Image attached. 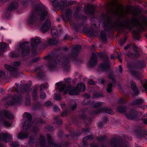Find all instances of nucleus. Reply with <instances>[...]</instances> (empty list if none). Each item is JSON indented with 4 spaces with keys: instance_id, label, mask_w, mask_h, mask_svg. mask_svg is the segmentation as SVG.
<instances>
[{
    "instance_id": "50",
    "label": "nucleus",
    "mask_w": 147,
    "mask_h": 147,
    "mask_svg": "<svg viewBox=\"0 0 147 147\" xmlns=\"http://www.w3.org/2000/svg\"><path fill=\"white\" fill-rule=\"evenodd\" d=\"M46 96V94L42 92H40V98L41 99H44Z\"/></svg>"
},
{
    "instance_id": "48",
    "label": "nucleus",
    "mask_w": 147,
    "mask_h": 147,
    "mask_svg": "<svg viewBox=\"0 0 147 147\" xmlns=\"http://www.w3.org/2000/svg\"><path fill=\"white\" fill-rule=\"evenodd\" d=\"M89 101V99H84L82 102V104L84 106L87 105L88 104Z\"/></svg>"
},
{
    "instance_id": "62",
    "label": "nucleus",
    "mask_w": 147,
    "mask_h": 147,
    "mask_svg": "<svg viewBox=\"0 0 147 147\" xmlns=\"http://www.w3.org/2000/svg\"><path fill=\"white\" fill-rule=\"evenodd\" d=\"M62 120L61 119H59L56 121L57 124L58 125H59L62 123Z\"/></svg>"
},
{
    "instance_id": "13",
    "label": "nucleus",
    "mask_w": 147,
    "mask_h": 147,
    "mask_svg": "<svg viewBox=\"0 0 147 147\" xmlns=\"http://www.w3.org/2000/svg\"><path fill=\"white\" fill-rule=\"evenodd\" d=\"M103 63L101 64L100 67L103 70L108 69L110 66V63L108 61V57L106 55L103 58Z\"/></svg>"
},
{
    "instance_id": "27",
    "label": "nucleus",
    "mask_w": 147,
    "mask_h": 147,
    "mask_svg": "<svg viewBox=\"0 0 147 147\" xmlns=\"http://www.w3.org/2000/svg\"><path fill=\"white\" fill-rule=\"evenodd\" d=\"M76 88L78 92H83L86 90L85 86L84 84L83 83L78 84Z\"/></svg>"
},
{
    "instance_id": "6",
    "label": "nucleus",
    "mask_w": 147,
    "mask_h": 147,
    "mask_svg": "<svg viewBox=\"0 0 147 147\" xmlns=\"http://www.w3.org/2000/svg\"><path fill=\"white\" fill-rule=\"evenodd\" d=\"M137 66L140 69L144 68L146 66V63L144 61H138L136 65L134 64H129L128 65L129 71L133 75L136 77L138 80H140L142 78V76L136 71Z\"/></svg>"
},
{
    "instance_id": "22",
    "label": "nucleus",
    "mask_w": 147,
    "mask_h": 147,
    "mask_svg": "<svg viewBox=\"0 0 147 147\" xmlns=\"http://www.w3.org/2000/svg\"><path fill=\"white\" fill-rule=\"evenodd\" d=\"M11 139V137L9 134H3V133L0 134V140H2L6 142L9 141Z\"/></svg>"
},
{
    "instance_id": "16",
    "label": "nucleus",
    "mask_w": 147,
    "mask_h": 147,
    "mask_svg": "<svg viewBox=\"0 0 147 147\" xmlns=\"http://www.w3.org/2000/svg\"><path fill=\"white\" fill-rule=\"evenodd\" d=\"M84 9L86 14L90 16H94L95 12V7L94 5H88Z\"/></svg>"
},
{
    "instance_id": "1",
    "label": "nucleus",
    "mask_w": 147,
    "mask_h": 147,
    "mask_svg": "<svg viewBox=\"0 0 147 147\" xmlns=\"http://www.w3.org/2000/svg\"><path fill=\"white\" fill-rule=\"evenodd\" d=\"M117 26L123 29L131 30L134 26L136 27L137 30H134L133 33L134 35V39L139 40L140 38L139 35L141 31H144V28L147 27V18L143 16L139 18L136 17L133 18L131 20L128 19H124L123 20H118L117 23Z\"/></svg>"
},
{
    "instance_id": "2",
    "label": "nucleus",
    "mask_w": 147,
    "mask_h": 147,
    "mask_svg": "<svg viewBox=\"0 0 147 147\" xmlns=\"http://www.w3.org/2000/svg\"><path fill=\"white\" fill-rule=\"evenodd\" d=\"M37 15L41 21L45 20L49 16L46 7L42 4L36 5L32 9L28 18V23L30 24L35 23L38 20Z\"/></svg>"
},
{
    "instance_id": "9",
    "label": "nucleus",
    "mask_w": 147,
    "mask_h": 147,
    "mask_svg": "<svg viewBox=\"0 0 147 147\" xmlns=\"http://www.w3.org/2000/svg\"><path fill=\"white\" fill-rule=\"evenodd\" d=\"M139 112L134 109L129 110L128 113H125V115L128 119L131 120H138L139 118L138 114Z\"/></svg>"
},
{
    "instance_id": "52",
    "label": "nucleus",
    "mask_w": 147,
    "mask_h": 147,
    "mask_svg": "<svg viewBox=\"0 0 147 147\" xmlns=\"http://www.w3.org/2000/svg\"><path fill=\"white\" fill-rule=\"evenodd\" d=\"M52 103L50 101H47L45 102V106L46 107H48L52 105Z\"/></svg>"
},
{
    "instance_id": "11",
    "label": "nucleus",
    "mask_w": 147,
    "mask_h": 147,
    "mask_svg": "<svg viewBox=\"0 0 147 147\" xmlns=\"http://www.w3.org/2000/svg\"><path fill=\"white\" fill-rule=\"evenodd\" d=\"M78 92L76 88L71 87L70 85H68L64 91V94H65L68 93L69 95H77Z\"/></svg>"
},
{
    "instance_id": "17",
    "label": "nucleus",
    "mask_w": 147,
    "mask_h": 147,
    "mask_svg": "<svg viewBox=\"0 0 147 147\" xmlns=\"http://www.w3.org/2000/svg\"><path fill=\"white\" fill-rule=\"evenodd\" d=\"M5 67L7 70L10 72L11 75L16 77L18 75V70L16 67H11L7 65H5Z\"/></svg>"
},
{
    "instance_id": "64",
    "label": "nucleus",
    "mask_w": 147,
    "mask_h": 147,
    "mask_svg": "<svg viewBox=\"0 0 147 147\" xmlns=\"http://www.w3.org/2000/svg\"><path fill=\"white\" fill-rule=\"evenodd\" d=\"M67 113L66 111H64L63 112H62L61 114V115L62 117L65 116L67 115Z\"/></svg>"
},
{
    "instance_id": "15",
    "label": "nucleus",
    "mask_w": 147,
    "mask_h": 147,
    "mask_svg": "<svg viewBox=\"0 0 147 147\" xmlns=\"http://www.w3.org/2000/svg\"><path fill=\"white\" fill-rule=\"evenodd\" d=\"M136 136L140 139L144 138L147 140V131L141 128L138 129L137 131Z\"/></svg>"
},
{
    "instance_id": "20",
    "label": "nucleus",
    "mask_w": 147,
    "mask_h": 147,
    "mask_svg": "<svg viewBox=\"0 0 147 147\" xmlns=\"http://www.w3.org/2000/svg\"><path fill=\"white\" fill-rule=\"evenodd\" d=\"M72 11L70 9H67L65 14L61 15L63 19L69 20L71 19L72 16Z\"/></svg>"
},
{
    "instance_id": "34",
    "label": "nucleus",
    "mask_w": 147,
    "mask_h": 147,
    "mask_svg": "<svg viewBox=\"0 0 147 147\" xmlns=\"http://www.w3.org/2000/svg\"><path fill=\"white\" fill-rule=\"evenodd\" d=\"M7 47L6 43L3 42L0 43V50L4 52L6 50Z\"/></svg>"
},
{
    "instance_id": "24",
    "label": "nucleus",
    "mask_w": 147,
    "mask_h": 147,
    "mask_svg": "<svg viewBox=\"0 0 147 147\" xmlns=\"http://www.w3.org/2000/svg\"><path fill=\"white\" fill-rule=\"evenodd\" d=\"M19 5V4L18 0H15L11 2L9 5L8 9L9 11H11L13 9H16L17 8Z\"/></svg>"
},
{
    "instance_id": "30",
    "label": "nucleus",
    "mask_w": 147,
    "mask_h": 147,
    "mask_svg": "<svg viewBox=\"0 0 147 147\" xmlns=\"http://www.w3.org/2000/svg\"><path fill=\"white\" fill-rule=\"evenodd\" d=\"M47 43L49 45H52L56 44L58 42V41L55 39L48 38L47 40Z\"/></svg>"
},
{
    "instance_id": "40",
    "label": "nucleus",
    "mask_w": 147,
    "mask_h": 147,
    "mask_svg": "<svg viewBox=\"0 0 147 147\" xmlns=\"http://www.w3.org/2000/svg\"><path fill=\"white\" fill-rule=\"evenodd\" d=\"M143 102V100L142 99L136 100L132 102L133 105H138L142 104Z\"/></svg>"
},
{
    "instance_id": "55",
    "label": "nucleus",
    "mask_w": 147,
    "mask_h": 147,
    "mask_svg": "<svg viewBox=\"0 0 147 147\" xmlns=\"http://www.w3.org/2000/svg\"><path fill=\"white\" fill-rule=\"evenodd\" d=\"M126 40V38H125L123 40H121L119 42V43L120 45H123V44L125 43Z\"/></svg>"
},
{
    "instance_id": "35",
    "label": "nucleus",
    "mask_w": 147,
    "mask_h": 147,
    "mask_svg": "<svg viewBox=\"0 0 147 147\" xmlns=\"http://www.w3.org/2000/svg\"><path fill=\"white\" fill-rule=\"evenodd\" d=\"M141 83L142 84L143 87L145 89V90L142 89V91L143 92L144 91H145L146 93H147V80L145 81L141 80Z\"/></svg>"
},
{
    "instance_id": "25",
    "label": "nucleus",
    "mask_w": 147,
    "mask_h": 147,
    "mask_svg": "<svg viewBox=\"0 0 147 147\" xmlns=\"http://www.w3.org/2000/svg\"><path fill=\"white\" fill-rule=\"evenodd\" d=\"M51 1L53 6L54 7H59L62 10L63 9V5H61V3L59 4L58 0H51Z\"/></svg>"
},
{
    "instance_id": "12",
    "label": "nucleus",
    "mask_w": 147,
    "mask_h": 147,
    "mask_svg": "<svg viewBox=\"0 0 147 147\" xmlns=\"http://www.w3.org/2000/svg\"><path fill=\"white\" fill-rule=\"evenodd\" d=\"M24 115L26 116L28 120L25 121L23 125V129L24 130H26L30 127V123L32 120V117L31 115L28 113L25 112Z\"/></svg>"
},
{
    "instance_id": "56",
    "label": "nucleus",
    "mask_w": 147,
    "mask_h": 147,
    "mask_svg": "<svg viewBox=\"0 0 147 147\" xmlns=\"http://www.w3.org/2000/svg\"><path fill=\"white\" fill-rule=\"evenodd\" d=\"M54 98L55 100H60L61 99V96L58 95H55Z\"/></svg>"
},
{
    "instance_id": "51",
    "label": "nucleus",
    "mask_w": 147,
    "mask_h": 147,
    "mask_svg": "<svg viewBox=\"0 0 147 147\" xmlns=\"http://www.w3.org/2000/svg\"><path fill=\"white\" fill-rule=\"evenodd\" d=\"M133 56L131 57L132 58H135L139 57V53L137 51H134L133 54Z\"/></svg>"
},
{
    "instance_id": "45",
    "label": "nucleus",
    "mask_w": 147,
    "mask_h": 147,
    "mask_svg": "<svg viewBox=\"0 0 147 147\" xmlns=\"http://www.w3.org/2000/svg\"><path fill=\"white\" fill-rule=\"evenodd\" d=\"M48 84L45 83L41 85L40 86V92H42V91L44 90L46 88H47Z\"/></svg>"
},
{
    "instance_id": "44",
    "label": "nucleus",
    "mask_w": 147,
    "mask_h": 147,
    "mask_svg": "<svg viewBox=\"0 0 147 147\" xmlns=\"http://www.w3.org/2000/svg\"><path fill=\"white\" fill-rule=\"evenodd\" d=\"M101 38L102 40L103 41H105L106 40V34L105 33H103L102 32L100 35Z\"/></svg>"
},
{
    "instance_id": "31",
    "label": "nucleus",
    "mask_w": 147,
    "mask_h": 147,
    "mask_svg": "<svg viewBox=\"0 0 147 147\" xmlns=\"http://www.w3.org/2000/svg\"><path fill=\"white\" fill-rule=\"evenodd\" d=\"M74 2L73 1H69V2L67 3L66 1L64 0H61V5H63V8L65 7H67L69 5H71L74 3Z\"/></svg>"
},
{
    "instance_id": "4",
    "label": "nucleus",
    "mask_w": 147,
    "mask_h": 147,
    "mask_svg": "<svg viewBox=\"0 0 147 147\" xmlns=\"http://www.w3.org/2000/svg\"><path fill=\"white\" fill-rule=\"evenodd\" d=\"M45 60H49V62L47 64V66L51 69L54 68L56 64H59L63 65L64 69L67 71L69 68V65L68 64L69 59L67 57L62 58L60 56H51L50 57L45 56L43 57Z\"/></svg>"
},
{
    "instance_id": "49",
    "label": "nucleus",
    "mask_w": 147,
    "mask_h": 147,
    "mask_svg": "<svg viewBox=\"0 0 147 147\" xmlns=\"http://www.w3.org/2000/svg\"><path fill=\"white\" fill-rule=\"evenodd\" d=\"M18 55L14 53H10V56L11 57L15 58L17 57Z\"/></svg>"
},
{
    "instance_id": "28",
    "label": "nucleus",
    "mask_w": 147,
    "mask_h": 147,
    "mask_svg": "<svg viewBox=\"0 0 147 147\" xmlns=\"http://www.w3.org/2000/svg\"><path fill=\"white\" fill-rule=\"evenodd\" d=\"M40 42V41L38 39L32 38L31 39V45L33 48L36 47L37 45Z\"/></svg>"
},
{
    "instance_id": "53",
    "label": "nucleus",
    "mask_w": 147,
    "mask_h": 147,
    "mask_svg": "<svg viewBox=\"0 0 147 147\" xmlns=\"http://www.w3.org/2000/svg\"><path fill=\"white\" fill-rule=\"evenodd\" d=\"M74 9L75 12V13L76 14H77L78 13L80 9V7L78 6H77Z\"/></svg>"
},
{
    "instance_id": "33",
    "label": "nucleus",
    "mask_w": 147,
    "mask_h": 147,
    "mask_svg": "<svg viewBox=\"0 0 147 147\" xmlns=\"http://www.w3.org/2000/svg\"><path fill=\"white\" fill-rule=\"evenodd\" d=\"M56 86H58V87L59 88V91L60 92L63 91L66 87V85L65 84H62L61 82L57 83Z\"/></svg>"
},
{
    "instance_id": "59",
    "label": "nucleus",
    "mask_w": 147,
    "mask_h": 147,
    "mask_svg": "<svg viewBox=\"0 0 147 147\" xmlns=\"http://www.w3.org/2000/svg\"><path fill=\"white\" fill-rule=\"evenodd\" d=\"M106 138V136L104 135L98 138V140L99 141L103 140Z\"/></svg>"
},
{
    "instance_id": "61",
    "label": "nucleus",
    "mask_w": 147,
    "mask_h": 147,
    "mask_svg": "<svg viewBox=\"0 0 147 147\" xmlns=\"http://www.w3.org/2000/svg\"><path fill=\"white\" fill-rule=\"evenodd\" d=\"M122 68L121 65L119 66V68L117 71L118 73H122Z\"/></svg>"
},
{
    "instance_id": "14",
    "label": "nucleus",
    "mask_w": 147,
    "mask_h": 147,
    "mask_svg": "<svg viewBox=\"0 0 147 147\" xmlns=\"http://www.w3.org/2000/svg\"><path fill=\"white\" fill-rule=\"evenodd\" d=\"M104 112L110 114H113V112L111 109L107 107H102L100 109H96L94 111L93 113L94 114H97Z\"/></svg>"
},
{
    "instance_id": "29",
    "label": "nucleus",
    "mask_w": 147,
    "mask_h": 147,
    "mask_svg": "<svg viewBox=\"0 0 147 147\" xmlns=\"http://www.w3.org/2000/svg\"><path fill=\"white\" fill-rule=\"evenodd\" d=\"M28 134L24 132H21L18 134V138L19 139H24L28 137Z\"/></svg>"
},
{
    "instance_id": "3",
    "label": "nucleus",
    "mask_w": 147,
    "mask_h": 147,
    "mask_svg": "<svg viewBox=\"0 0 147 147\" xmlns=\"http://www.w3.org/2000/svg\"><path fill=\"white\" fill-rule=\"evenodd\" d=\"M130 12L131 9L129 8L125 11L122 8L111 9L108 10L106 14H103L102 18L105 25L108 27L111 26L113 21L112 15L124 18L125 17V14H129Z\"/></svg>"
},
{
    "instance_id": "54",
    "label": "nucleus",
    "mask_w": 147,
    "mask_h": 147,
    "mask_svg": "<svg viewBox=\"0 0 147 147\" xmlns=\"http://www.w3.org/2000/svg\"><path fill=\"white\" fill-rule=\"evenodd\" d=\"M28 98L26 99V101L25 104L26 106H29L30 105V100L29 98V96H28Z\"/></svg>"
},
{
    "instance_id": "10",
    "label": "nucleus",
    "mask_w": 147,
    "mask_h": 147,
    "mask_svg": "<svg viewBox=\"0 0 147 147\" xmlns=\"http://www.w3.org/2000/svg\"><path fill=\"white\" fill-rule=\"evenodd\" d=\"M109 147H129V145L127 144L124 145L119 143L115 138H113L108 143Z\"/></svg>"
},
{
    "instance_id": "26",
    "label": "nucleus",
    "mask_w": 147,
    "mask_h": 147,
    "mask_svg": "<svg viewBox=\"0 0 147 147\" xmlns=\"http://www.w3.org/2000/svg\"><path fill=\"white\" fill-rule=\"evenodd\" d=\"M47 139L49 147H56V145L53 142L52 138L49 134L47 135Z\"/></svg>"
},
{
    "instance_id": "37",
    "label": "nucleus",
    "mask_w": 147,
    "mask_h": 147,
    "mask_svg": "<svg viewBox=\"0 0 147 147\" xmlns=\"http://www.w3.org/2000/svg\"><path fill=\"white\" fill-rule=\"evenodd\" d=\"M91 104L93 108H97L101 107L102 106L103 102H98L97 103L92 102Z\"/></svg>"
},
{
    "instance_id": "5",
    "label": "nucleus",
    "mask_w": 147,
    "mask_h": 147,
    "mask_svg": "<svg viewBox=\"0 0 147 147\" xmlns=\"http://www.w3.org/2000/svg\"><path fill=\"white\" fill-rule=\"evenodd\" d=\"M15 91L16 94L12 96L8 97L7 99L9 100L7 103L9 105H14L16 103H20L22 100L21 93L26 92L28 91L29 87L28 84L25 85L22 88H19V85L16 84Z\"/></svg>"
},
{
    "instance_id": "41",
    "label": "nucleus",
    "mask_w": 147,
    "mask_h": 147,
    "mask_svg": "<svg viewBox=\"0 0 147 147\" xmlns=\"http://www.w3.org/2000/svg\"><path fill=\"white\" fill-rule=\"evenodd\" d=\"M37 90V88L36 87H35L34 88L32 93V97L35 100L37 98V94L36 93Z\"/></svg>"
},
{
    "instance_id": "8",
    "label": "nucleus",
    "mask_w": 147,
    "mask_h": 147,
    "mask_svg": "<svg viewBox=\"0 0 147 147\" xmlns=\"http://www.w3.org/2000/svg\"><path fill=\"white\" fill-rule=\"evenodd\" d=\"M19 51L21 52L22 55L24 57L30 53V49L28 42H24L20 45Z\"/></svg>"
},
{
    "instance_id": "32",
    "label": "nucleus",
    "mask_w": 147,
    "mask_h": 147,
    "mask_svg": "<svg viewBox=\"0 0 147 147\" xmlns=\"http://www.w3.org/2000/svg\"><path fill=\"white\" fill-rule=\"evenodd\" d=\"M51 31L52 36L54 38H57L58 36V32L55 27L51 28Z\"/></svg>"
},
{
    "instance_id": "18",
    "label": "nucleus",
    "mask_w": 147,
    "mask_h": 147,
    "mask_svg": "<svg viewBox=\"0 0 147 147\" xmlns=\"http://www.w3.org/2000/svg\"><path fill=\"white\" fill-rule=\"evenodd\" d=\"M50 26L51 23L50 20H47L40 28V30L43 33L49 30Z\"/></svg>"
},
{
    "instance_id": "21",
    "label": "nucleus",
    "mask_w": 147,
    "mask_h": 147,
    "mask_svg": "<svg viewBox=\"0 0 147 147\" xmlns=\"http://www.w3.org/2000/svg\"><path fill=\"white\" fill-rule=\"evenodd\" d=\"M131 90L133 91L135 96H137L139 93V90L136 86V83L133 81H131L130 84Z\"/></svg>"
},
{
    "instance_id": "47",
    "label": "nucleus",
    "mask_w": 147,
    "mask_h": 147,
    "mask_svg": "<svg viewBox=\"0 0 147 147\" xmlns=\"http://www.w3.org/2000/svg\"><path fill=\"white\" fill-rule=\"evenodd\" d=\"M140 14V12L138 10H137L136 9H134L132 11V14L133 15L135 16H137L139 15Z\"/></svg>"
},
{
    "instance_id": "58",
    "label": "nucleus",
    "mask_w": 147,
    "mask_h": 147,
    "mask_svg": "<svg viewBox=\"0 0 147 147\" xmlns=\"http://www.w3.org/2000/svg\"><path fill=\"white\" fill-rule=\"evenodd\" d=\"M40 60V58L39 57H37L34 58L32 60V62H36Z\"/></svg>"
},
{
    "instance_id": "39",
    "label": "nucleus",
    "mask_w": 147,
    "mask_h": 147,
    "mask_svg": "<svg viewBox=\"0 0 147 147\" xmlns=\"http://www.w3.org/2000/svg\"><path fill=\"white\" fill-rule=\"evenodd\" d=\"M126 109V108L125 107L119 106L116 109V110L118 111L121 113L125 112Z\"/></svg>"
},
{
    "instance_id": "46",
    "label": "nucleus",
    "mask_w": 147,
    "mask_h": 147,
    "mask_svg": "<svg viewBox=\"0 0 147 147\" xmlns=\"http://www.w3.org/2000/svg\"><path fill=\"white\" fill-rule=\"evenodd\" d=\"M87 109L86 108H84L82 109L81 111V113L82 114V115L81 116V117L82 118H84L86 117V116L83 113L86 112Z\"/></svg>"
},
{
    "instance_id": "23",
    "label": "nucleus",
    "mask_w": 147,
    "mask_h": 147,
    "mask_svg": "<svg viewBox=\"0 0 147 147\" xmlns=\"http://www.w3.org/2000/svg\"><path fill=\"white\" fill-rule=\"evenodd\" d=\"M81 49V47L80 45L74 46L71 51L73 57L77 56Z\"/></svg>"
},
{
    "instance_id": "38",
    "label": "nucleus",
    "mask_w": 147,
    "mask_h": 147,
    "mask_svg": "<svg viewBox=\"0 0 147 147\" xmlns=\"http://www.w3.org/2000/svg\"><path fill=\"white\" fill-rule=\"evenodd\" d=\"M93 138V136L92 135H90L83 138V140L85 146L87 145V144L86 143L87 140H91Z\"/></svg>"
},
{
    "instance_id": "63",
    "label": "nucleus",
    "mask_w": 147,
    "mask_h": 147,
    "mask_svg": "<svg viewBox=\"0 0 147 147\" xmlns=\"http://www.w3.org/2000/svg\"><path fill=\"white\" fill-rule=\"evenodd\" d=\"M54 111L56 112H59L60 111L58 107L55 106L54 107Z\"/></svg>"
},
{
    "instance_id": "19",
    "label": "nucleus",
    "mask_w": 147,
    "mask_h": 147,
    "mask_svg": "<svg viewBox=\"0 0 147 147\" xmlns=\"http://www.w3.org/2000/svg\"><path fill=\"white\" fill-rule=\"evenodd\" d=\"M98 62L96 54L93 53L89 62V66L92 67L96 65Z\"/></svg>"
},
{
    "instance_id": "57",
    "label": "nucleus",
    "mask_w": 147,
    "mask_h": 147,
    "mask_svg": "<svg viewBox=\"0 0 147 147\" xmlns=\"http://www.w3.org/2000/svg\"><path fill=\"white\" fill-rule=\"evenodd\" d=\"M85 98V99H89L90 101V95L88 94H85L83 95Z\"/></svg>"
},
{
    "instance_id": "7",
    "label": "nucleus",
    "mask_w": 147,
    "mask_h": 147,
    "mask_svg": "<svg viewBox=\"0 0 147 147\" xmlns=\"http://www.w3.org/2000/svg\"><path fill=\"white\" fill-rule=\"evenodd\" d=\"M12 117L11 113L8 111H2L0 113V123L3 121V124L6 126L9 127L11 125L10 123L6 121L5 118L9 119Z\"/></svg>"
},
{
    "instance_id": "60",
    "label": "nucleus",
    "mask_w": 147,
    "mask_h": 147,
    "mask_svg": "<svg viewBox=\"0 0 147 147\" xmlns=\"http://www.w3.org/2000/svg\"><path fill=\"white\" fill-rule=\"evenodd\" d=\"M12 147H18V144L16 142H12L11 144Z\"/></svg>"
},
{
    "instance_id": "43",
    "label": "nucleus",
    "mask_w": 147,
    "mask_h": 147,
    "mask_svg": "<svg viewBox=\"0 0 147 147\" xmlns=\"http://www.w3.org/2000/svg\"><path fill=\"white\" fill-rule=\"evenodd\" d=\"M69 108L72 110H74L77 108L76 104L74 102H73L69 105Z\"/></svg>"
},
{
    "instance_id": "42",
    "label": "nucleus",
    "mask_w": 147,
    "mask_h": 147,
    "mask_svg": "<svg viewBox=\"0 0 147 147\" xmlns=\"http://www.w3.org/2000/svg\"><path fill=\"white\" fill-rule=\"evenodd\" d=\"M40 145L41 146H44L45 145V140L44 137L41 136L39 138Z\"/></svg>"
},
{
    "instance_id": "36",
    "label": "nucleus",
    "mask_w": 147,
    "mask_h": 147,
    "mask_svg": "<svg viewBox=\"0 0 147 147\" xmlns=\"http://www.w3.org/2000/svg\"><path fill=\"white\" fill-rule=\"evenodd\" d=\"M112 84L109 83H108L106 89V91L109 93H111L112 92Z\"/></svg>"
}]
</instances>
